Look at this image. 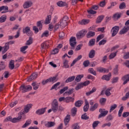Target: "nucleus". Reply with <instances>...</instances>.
I'll use <instances>...</instances> for the list:
<instances>
[{
	"label": "nucleus",
	"instance_id": "nucleus-1",
	"mask_svg": "<svg viewBox=\"0 0 129 129\" xmlns=\"http://www.w3.org/2000/svg\"><path fill=\"white\" fill-rule=\"evenodd\" d=\"M68 20H69V18L68 16H64L63 18L60 20L59 26L61 29L65 28L66 26L68 25Z\"/></svg>",
	"mask_w": 129,
	"mask_h": 129
},
{
	"label": "nucleus",
	"instance_id": "nucleus-2",
	"mask_svg": "<svg viewBox=\"0 0 129 129\" xmlns=\"http://www.w3.org/2000/svg\"><path fill=\"white\" fill-rule=\"evenodd\" d=\"M32 106H33V105L32 104H28L25 106H24V110H22L19 114L20 115H24L25 113H28L29 111H30V109L32 108Z\"/></svg>",
	"mask_w": 129,
	"mask_h": 129
},
{
	"label": "nucleus",
	"instance_id": "nucleus-3",
	"mask_svg": "<svg viewBox=\"0 0 129 129\" xmlns=\"http://www.w3.org/2000/svg\"><path fill=\"white\" fill-rule=\"evenodd\" d=\"M59 107V104L57 99H54L51 104V109L53 112H57L58 108Z\"/></svg>",
	"mask_w": 129,
	"mask_h": 129
},
{
	"label": "nucleus",
	"instance_id": "nucleus-4",
	"mask_svg": "<svg viewBox=\"0 0 129 129\" xmlns=\"http://www.w3.org/2000/svg\"><path fill=\"white\" fill-rule=\"evenodd\" d=\"M23 34H26L29 37L33 36V32L31 31V28L29 26L26 27L23 29Z\"/></svg>",
	"mask_w": 129,
	"mask_h": 129
},
{
	"label": "nucleus",
	"instance_id": "nucleus-5",
	"mask_svg": "<svg viewBox=\"0 0 129 129\" xmlns=\"http://www.w3.org/2000/svg\"><path fill=\"white\" fill-rule=\"evenodd\" d=\"M99 112L100 114L98 115V118H101V117H104V116H106L107 114L108 113V111L105 110V109L100 108L99 110Z\"/></svg>",
	"mask_w": 129,
	"mask_h": 129
},
{
	"label": "nucleus",
	"instance_id": "nucleus-6",
	"mask_svg": "<svg viewBox=\"0 0 129 129\" xmlns=\"http://www.w3.org/2000/svg\"><path fill=\"white\" fill-rule=\"evenodd\" d=\"M77 44V42H76V38L75 37L72 36L71 37L70 39V45L72 47L71 49L74 50L75 49V46Z\"/></svg>",
	"mask_w": 129,
	"mask_h": 129
},
{
	"label": "nucleus",
	"instance_id": "nucleus-7",
	"mask_svg": "<svg viewBox=\"0 0 129 129\" xmlns=\"http://www.w3.org/2000/svg\"><path fill=\"white\" fill-rule=\"evenodd\" d=\"M20 88L22 90L23 93H25V92H27V91H30V90H32V89L31 85L26 86L22 85Z\"/></svg>",
	"mask_w": 129,
	"mask_h": 129
},
{
	"label": "nucleus",
	"instance_id": "nucleus-8",
	"mask_svg": "<svg viewBox=\"0 0 129 129\" xmlns=\"http://www.w3.org/2000/svg\"><path fill=\"white\" fill-rule=\"evenodd\" d=\"M118 31H119V26H115L112 27V29L111 30V37H114L116 36L117 33H118Z\"/></svg>",
	"mask_w": 129,
	"mask_h": 129
},
{
	"label": "nucleus",
	"instance_id": "nucleus-9",
	"mask_svg": "<svg viewBox=\"0 0 129 129\" xmlns=\"http://www.w3.org/2000/svg\"><path fill=\"white\" fill-rule=\"evenodd\" d=\"M87 33V31L85 30H83L77 33L76 37L77 39H81V38H83L84 36H85V34Z\"/></svg>",
	"mask_w": 129,
	"mask_h": 129
},
{
	"label": "nucleus",
	"instance_id": "nucleus-10",
	"mask_svg": "<svg viewBox=\"0 0 129 129\" xmlns=\"http://www.w3.org/2000/svg\"><path fill=\"white\" fill-rule=\"evenodd\" d=\"M32 6H33V2L31 1H27L23 4V8L24 9H29V8H31Z\"/></svg>",
	"mask_w": 129,
	"mask_h": 129
},
{
	"label": "nucleus",
	"instance_id": "nucleus-11",
	"mask_svg": "<svg viewBox=\"0 0 129 129\" xmlns=\"http://www.w3.org/2000/svg\"><path fill=\"white\" fill-rule=\"evenodd\" d=\"M46 109H47V107L38 109L36 110V113L38 115H42V114H44L46 112Z\"/></svg>",
	"mask_w": 129,
	"mask_h": 129
},
{
	"label": "nucleus",
	"instance_id": "nucleus-12",
	"mask_svg": "<svg viewBox=\"0 0 129 129\" xmlns=\"http://www.w3.org/2000/svg\"><path fill=\"white\" fill-rule=\"evenodd\" d=\"M121 80H122V81H124L123 83V85H125V84H126V83L129 82V74H127L123 76L121 78Z\"/></svg>",
	"mask_w": 129,
	"mask_h": 129
},
{
	"label": "nucleus",
	"instance_id": "nucleus-13",
	"mask_svg": "<svg viewBox=\"0 0 129 129\" xmlns=\"http://www.w3.org/2000/svg\"><path fill=\"white\" fill-rule=\"evenodd\" d=\"M38 77V74L33 73L32 74L28 79V82H31V81H33V80L36 79Z\"/></svg>",
	"mask_w": 129,
	"mask_h": 129
},
{
	"label": "nucleus",
	"instance_id": "nucleus-14",
	"mask_svg": "<svg viewBox=\"0 0 129 129\" xmlns=\"http://www.w3.org/2000/svg\"><path fill=\"white\" fill-rule=\"evenodd\" d=\"M111 77V73H109L108 75H103L102 78V80H106V81H109Z\"/></svg>",
	"mask_w": 129,
	"mask_h": 129
},
{
	"label": "nucleus",
	"instance_id": "nucleus-15",
	"mask_svg": "<svg viewBox=\"0 0 129 129\" xmlns=\"http://www.w3.org/2000/svg\"><path fill=\"white\" fill-rule=\"evenodd\" d=\"M129 30V26H125L124 27L122 30H121L119 32L120 35H122L123 34H125L127 32H128Z\"/></svg>",
	"mask_w": 129,
	"mask_h": 129
},
{
	"label": "nucleus",
	"instance_id": "nucleus-16",
	"mask_svg": "<svg viewBox=\"0 0 129 129\" xmlns=\"http://www.w3.org/2000/svg\"><path fill=\"white\" fill-rule=\"evenodd\" d=\"M85 104L83 107V109L84 111H85V112H86V111H88V109L89 108V103L88 102V101H87V100H85Z\"/></svg>",
	"mask_w": 129,
	"mask_h": 129
},
{
	"label": "nucleus",
	"instance_id": "nucleus-17",
	"mask_svg": "<svg viewBox=\"0 0 129 129\" xmlns=\"http://www.w3.org/2000/svg\"><path fill=\"white\" fill-rule=\"evenodd\" d=\"M89 23H90L89 19H83L81 21L79 22V24H80V25H87Z\"/></svg>",
	"mask_w": 129,
	"mask_h": 129
},
{
	"label": "nucleus",
	"instance_id": "nucleus-18",
	"mask_svg": "<svg viewBox=\"0 0 129 129\" xmlns=\"http://www.w3.org/2000/svg\"><path fill=\"white\" fill-rule=\"evenodd\" d=\"M95 56V50L94 49L91 50L89 53V57L90 58V59H92L93 58H94Z\"/></svg>",
	"mask_w": 129,
	"mask_h": 129
},
{
	"label": "nucleus",
	"instance_id": "nucleus-19",
	"mask_svg": "<svg viewBox=\"0 0 129 129\" xmlns=\"http://www.w3.org/2000/svg\"><path fill=\"white\" fill-rule=\"evenodd\" d=\"M49 80V82H53V83H55V82H57L58 81V79L57 76H54L53 77H50L48 79Z\"/></svg>",
	"mask_w": 129,
	"mask_h": 129
},
{
	"label": "nucleus",
	"instance_id": "nucleus-20",
	"mask_svg": "<svg viewBox=\"0 0 129 129\" xmlns=\"http://www.w3.org/2000/svg\"><path fill=\"white\" fill-rule=\"evenodd\" d=\"M121 17V13H115L113 15L112 18L113 20H117L119 19H120Z\"/></svg>",
	"mask_w": 129,
	"mask_h": 129
},
{
	"label": "nucleus",
	"instance_id": "nucleus-21",
	"mask_svg": "<svg viewBox=\"0 0 129 129\" xmlns=\"http://www.w3.org/2000/svg\"><path fill=\"white\" fill-rule=\"evenodd\" d=\"M51 19H52V16L51 15H48L46 17L45 21L44 22L45 25H48L51 23Z\"/></svg>",
	"mask_w": 129,
	"mask_h": 129
},
{
	"label": "nucleus",
	"instance_id": "nucleus-22",
	"mask_svg": "<svg viewBox=\"0 0 129 129\" xmlns=\"http://www.w3.org/2000/svg\"><path fill=\"white\" fill-rule=\"evenodd\" d=\"M9 68L11 70H13L15 68V61L14 60H11L10 61Z\"/></svg>",
	"mask_w": 129,
	"mask_h": 129
},
{
	"label": "nucleus",
	"instance_id": "nucleus-23",
	"mask_svg": "<svg viewBox=\"0 0 129 129\" xmlns=\"http://www.w3.org/2000/svg\"><path fill=\"white\" fill-rule=\"evenodd\" d=\"M3 48L4 50L2 51V54H5L10 49V45H9L8 43H6L5 46Z\"/></svg>",
	"mask_w": 129,
	"mask_h": 129
},
{
	"label": "nucleus",
	"instance_id": "nucleus-24",
	"mask_svg": "<svg viewBox=\"0 0 129 129\" xmlns=\"http://www.w3.org/2000/svg\"><path fill=\"white\" fill-rule=\"evenodd\" d=\"M75 79V76H73L72 77H69L65 81V83H69L70 82H72Z\"/></svg>",
	"mask_w": 129,
	"mask_h": 129
},
{
	"label": "nucleus",
	"instance_id": "nucleus-25",
	"mask_svg": "<svg viewBox=\"0 0 129 129\" xmlns=\"http://www.w3.org/2000/svg\"><path fill=\"white\" fill-rule=\"evenodd\" d=\"M95 91H96V88L93 87L91 91H90L86 93V96H89L90 95H91L92 93H94Z\"/></svg>",
	"mask_w": 129,
	"mask_h": 129
},
{
	"label": "nucleus",
	"instance_id": "nucleus-26",
	"mask_svg": "<svg viewBox=\"0 0 129 129\" xmlns=\"http://www.w3.org/2000/svg\"><path fill=\"white\" fill-rule=\"evenodd\" d=\"M104 18V16L103 15L99 16L97 18V20L96 21V24H100V23H101V22L102 21V20H103Z\"/></svg>",
	"mask_w": 129,
	"mask_h": 129
},
{
	"label": "nucleus",
	"instance_id": "nucleus-27",
	"mask_svg": "<svg viewBox=\"0 0 129 129\" xmlns=\"http://www.w3.org/2000/svg\"><path fill=\"white\" fill-rule=\"evenodd\" d=\"M45 125L47 127H52V126H54V125H55V122L52 121H48L45 124Z\"/></svg>",
	"mask_w": 129,
	"mask_h": 129
},
{
	"label": "nucleus",
	"instance_id": "nucleus-28",
	"mask_svg": "<svg viewBox=\"0 0 129 129\" xmlns=\"http://www.w3.org/2000/svg\"><path fill=\"white\" fill-rule=\"evenodd\" d=\"M22 118V115L19 116L17 118H12V120L11 122H13L14 123L16 122H18V121H20Z\"/></svg>",
	"mask_w": 129,
	"mask_h": 129
},
{
	"label": "nucleus",
	"instance_id": "nucleus-29",
	"mask_svg": "<svg viewBox=\"0 0 129 129\" xmlns=\"http://www.w3.org/2000/svg\"><path fill=\"white\" fill-rule=\"evenodd\" d=\"M69 121H70V115H67L64 119L65 125H67Z\"/></svg>",
	"mask_w": 129,
	"mask_h": 129
},
{
	"label": "nucleus",
	"instance_id": "nucleus-30",
	"mask_svg": "<svg viewBox=\"0 0 129 129\" xmlns=\"http://www.w3.org/2000/svg\"><path fill=\"white\" fill-rule=\"evenodd\" d=\"M83 77H84V75H78L75 79V81L77 82H80V81H81V79L83 78Z\"/></svg>",
	"mask_w": 129,
	"mask_h": 129
},
{
	"label": "nucleus",
	"instance_id": "nucleus-31",
	"mask_svg": "<svg viewBox=\"0 0 129 129\" xmlns=\"http://www.w3.org/2000/svg\"><path fill=\"white\" fill-rule=\"evenodd\" d=\"M32 120L31 119H28L26 120L25 123L22 126V128H25V127H27V126H29L30 124H31Z\"/></svg>",
	"mask_w": 129,
	"mask_h": 129
},
{
	"label": "nucleus",
	"instance_id": "nucleus-32",
	"mask_svg": "<svg viewBox=\"0 0 129 129\" xmlns=\"http://www.w3.org/2000/svg\"><path fill=\"white\" fill-rule=\"evenodd\" d=\"M95 36V32L93 31H89L87 34V38H91Z\"/></svg>",
	"mask_w": 129,
	"mask_h": 129
},
{
	"label": "nucleus",
	"instance_id": "nucleus-33",
	"mask_svg": "<svg viewBox=\"0 0 129 129\" xmlns=\"http://www.w3.org/2000/svg\"><path fill=\"white\" fill-rule=\"evenodd\" d=\"M82 104H83V101L82 100H78L75 103V105L76 107H80Z\"/></svg>",
	"mask_w": 129,
	"mask_h": 129
},
{
	"label": "nucleus",
	"instance_id": "nucleus-34",
	"mask_svg": "<svg viewBox=\"0 0 129 129\" xmlns=\"http://www.w3.org/2000/svg\"><path fill=\"white\" fill-rule=\"evenodd\" d=\"M73 101H74V98H73L71 97H67L66 98L64 102H66V103H69V102H73Z\"/></svg>",
	"mask_w": 129,
	"mask_h": 129
},
{
	"label": "nucleus",
	"instance_id": "nucleus-35",
	"mask_svg": "<svg viewBox=\"0 0 129 129\" xmlns=\"http://www.w3.org/2000/svg\"><path fill=\"white\" fill-rule=\"evenodd\" d=\"M68 91H66L64 93V94H68V95H71L73 92H74V89L72 88V89H68Z\"/></svg>",
	"mask_w": 129,
	"mask_h": 129
},
{
	"label": "nucleus",
	"instance_id": "nucleus-36",
	"mask_svg": "<svg viewBox=\"0 0 129 129\" xmlns=\"http://www.w3.org/2000/svg\"><path fill=\"white\" fill-rule=\"evenodd\" d=\"M43 21L44 20L39 21L37 22V27L39 28V30L43 28V24H42V23H43Z\"/></svg>",
	"mask_w": 129,
	"mask_h": 129
},
{
	"label": "nucleus",
	"instance_id": "nucleus-37",
	"mask_svg": "<svg viewBox=\"0 0 129 129\" xmlns=\"http://www.w3.org/2000/svg\"><path fill=\"white\" fill-rule=\"evenodd\" d=\"M67 4L65 2H63L62 1H59L57 3V5L58 7H66Z\"/></svg>",
	"mask_w": 129,
	"mask_h": 129
},
{
	"label": "nucleus",
	"instance_id": "nucleus-38",
	"mask_svg": "<svg viewBox=\"0 0 129 129\" xmlns=\"http://www.w3.org/2000/svg\"><path fill=\"white\" fill-rule=\"evenodd\" d=\"M31 44H33V37L32 36H29V39L27 41L26 45L30 46Z\"/></svg>",
	"mask_w": 129,
	"mask_h": 129
},
{
	"label": "nucleus",
	"instance_id": "nucleus-39",
	"mask_svg": "<svg viewBox=\"0 0 129 129\" xmlns=\"http://www.w3.org/2000/svg\"><path fill=\"white\" fill-rule=\"evenodd\" d=\"M2 11L9 12V7L5 6L0 7V12H2Z\"/></svg>",
	"mask_w": 129,
	"mask_h": 129
},
{
	"label": "nucleus",
	"instance_id": "nucleus-40",
	"mask_svg": "<svg viewBox=\"0 0 129 129\" xmlns=\"http://www.w3.org/2000/svg\"><path fill=\"white\" fill-rule=\"evenodd\" d=\"M97 107H98V104L95 103L93 106L90 107V111H94Z\"/></svg>",
	"mask_w": 129,
	"mask_h": 129
},
{
	"label": "nucleus",
	"instance_id": "nucleus-41",
	"mask_svg": "<svg viewBox=\"0 0 129 129\" xmlns=\"http://www.w3.org/2000/svg\"><path fill=\"white\" fill-rule=\"evenodd\" d=\"M88 72L89 73H90V74H92L93 75H94L95 76H96V71H94V70L93 68H90L88 69Z\"/></svg>",
	"mask_w": 129,
	"mask_h": 129
},
{
	"label": "nucleus",
	"instance_id": "nucleus-42",
	"mask_svg": "<svg viewBox=\"0 0 129 129\" xmlns=\"http://www.w3.org/2000/svg\"><path fill=\"white\" fill-rule=\"evenodd\" d=\"M68 89H69V87L68 86L64 87L62 89L59 90L60 94H63V93H64V92H65V91H67V90H68Z\"/></svg>",
	"mask_w": 129,
	"mask_h": 129
},
{
	"label": "nucleus",
	"instance_id": "nucleus-43",
	"mask_svg": "<svg viewBox=\"0 0 129 129\" xmlns=\"http://www.w3.org/2000/svg\"><path fill=\"white\" fill-rule=\"evenodd\" d=\"M112 89V88H108L105 91V94L106 96H110L111 95V93H110V90Z\"/></svg>",
	"mask_w": 129,
	"mask_h": 129
},
{
	"label": "nucleus",
	"instance_id": "nucleus-44",
	"mask_svg": "<svg viewBox=\"0 0 129 129\" xmlns=\"http://www.w3.org/2000/svg\"><path fill=\"white\" fill-rule=\"evenodd\" d=\"M7 21V15H3L0 17V23H5Z\"/></svg>",
	"mask_w": 129,
	"mask_h": 129
},
{
	"label": "nucleus",
	"instance_id": "nucleus-45",
	"mask_svg": "<svg viewBox=\"0 0 129 129\" xmlns=\"http://www.w3.org/2000/svg\"><path fill=\"white\" fill-rule=\"evenodd\" d=\"M28 45L22 46L20 48V51H21L22 53H23V54H26V53H27V52H26L25 51H26V49H28Z\"/></svg>",
	"mask_w": 129,
	"mask_h": 129
},
{
	"label": "nucleus",
	"instance_id": "nucleus-46",
	"mask_svg": "<svg viewBox=\"0 0 129 129\" xmlns=\"http://www.w3.org/2000/svg\"><path fill=\"white\" fill-rule=\"evenodd\" d=\"M68 60L64 59L63 62V66L62 67V68H69V66L68 65Z\"/></svg>",
	"mask_w": 129,
	"mask_h": 129
},
{
	"label": "nucleus",
	"instance_id": "nucleus-47",
	"mask_svg": "<svg viewBox=\"0 0 129 129\" xmlns=\"http://www.w3.org/2000/svg\"><path fill=\"white\" fill-rule=\"evenodd\" d=\"M31 85H32V86H33L34 90H37V89H38V88H39V85L37 84L36 82L32 83Z\"/></svg>",
	"mask_w": 129,
	"mask_h": 129
},
{
	"label": "nucleus",
	"instance_id": "nucleus-48",
	"mask_svg": "<svg viewBox=\"0 0 129 129\" xmlns=\"http://www.w3.org/2000/svg\"><path fill=\"white\" fill-rule=\"evenodd\" d=\"M113 74L114 75H118V65L116 64L115 68L113 69Z\"/></svg>",
	"mask_w": 129,
	"mask_h": 129
},
{
	"label": "nucleus",
	"instance_id": "nucleus-49",
	"mask_svg": "<svg viewBox=\"0 0 129 129\" xmlns=\"http://www.w3.org/2000/svg\"><path fill=\"white\" fill-rule=\"evenodd\" d=\"M119 79V78H118V77H113L112 79L111 83L112 84H114V83H117V82H118Z\"/></svg>",
	"mask_w": 129,
	"mask_h": 129
},
{
	"label": "nucleus",
	"instance_id": "nucleus-50",
	"mask_svg": "<svg viewBox=\"0 0 129 129\" xmlns=\"http://www.w3.org/2000/svg\"><path fill=\"white\" fill-rule=\"evenodd\" d=\"M104 38V34H100L99 36H97L96 38V42L98 43L99 41H100L101 39H103Z\"/></svg>",
	"mask_w": 129,
	"mask_h": 129
},
{
	"label": "nucleus",
	"instance_id": "nucleus-51",
	"mask_svg": "<svg viewBox=\"0 0 129 129\" xmlns=\"http://www.w3.org/2000/svg\"><path fill=\"white\" fill-rule=\"evenodd\" d=\"M77 112V108L76 107H74L72 109V116H75L76 115V113Z\"/></svg>",
	"mask_w": 129,
	"mask_h": 129
},
{
	"label": "nucleus",
	"instance_id": "nucleus-52",
	"mask_svg": "<svg viewBox=\"0 0 129 129\" xmlns=\"http://www.w3.org/2000/svg\"><path fill=\"white\" fill-rule=\"evenodd\" d=\"M6 69V66L5 65V62L2 61L0 63V71L2 70H5Z\"/></svg>",
	"mask_w": 129,
	"mask_h": 129
},
{
	"label": "nucleus",
	"instance_id": "nucleus-53",
	"mask_svg": "<svg viewBox=\"0 0 129 129\" xmlns=\"http://www.w3.org/2000/svg\"><path fill=\"white\" fill-rule=\"evenodd\" d=\"M83 84L82 83H79L77 87H75L76 90H79V89H81L82 87H83Z\"/></svg>",
	"mask_w": 129,
	"mask_h": 129
},
{
	"label": "nucleus",
	"instance_id": "nucleus-54",
	"mask_svg": "<svg viewBox=\"0 0 129 129\" xmlns=\"http://www.w3.org/2000/svg\"><path fill=\"white\" fill-rule=\"evenodd\" d=\"M117 53V51H116V52L111 53L109 55V59H113V58H114V57H115V56H116Z\"/></svg>",
	"mask_w": 129,
	"mask_h": 129
},
{
	"label": "nucleus",
	"instance_id": "nucleus-55",
	"mask_svg": "<svg viewBox=\"0 0 129 129\" xmlns=\"http://www.w3.org/2000/svg\"><path fill=\"white\" fill-rule=\"evenodd\" d=\"M100 122L99 121H94L92 124L93 128H95V127H96V126H97L98 124H99Z\"/></svg>",
	"mask_w": 129,
	"mask_h": 129
},
{
	"label": "nucleus",
	"instance_id": "nucleus-56",
	"mask_svg": "<svg viewBox=\"0 0 129 129\" xmlns=\"http://www.w3.org/2000/svg\"><path fill=\"white\" fill-rule=\"evenodd\" d=\"M124 107L123 106H121L120 109L119 110L118 113V115L119 116V117H120V116H121V114L122 113V111H123V109H124Z\"/></svg>",
	"mask_w": 129,
	"mask_h": 129
},
{
	"label": "nucleus",
	"instance_id": "nucleus-57",
	"mask_svg": "<svg viewBox=\"0 0 129 129\" xmlns=\"http://www.w3.org/2000/svg\"><path fill=\"white\" fill-rule=\"evenodd\" d=\"M5 78H9L10 76V72L9 71H5L2 75Z\"/></svg>",
	"mask_w": 129,
	"mask_h": 129
},
{
	"label": "nucleus",
	"instance_id": "nucleus-58",
	"mask_svg": "<svg viewBox=\"0 0 129 129\" xmlns=\"http://www.w3.org/2000/svg\"><path fill=\"white\" fill-rule=\"evenodd\" d=\"M95 44V39L93 38L91 39L89 43V46H94Z\"/></svg>",
	"mask_w": 129,
	"mask_h": 129
},
{
	"label": "nucleus",
	"instance_id": "nucleus-59",
	"mask_svg": "<svg viewBox=\"0 0 129 129\" xmlns=\"http://www.w3.org/2000/svg\"><path fill=\"white\" fill-rule=\"evenodd\" d=\"M106 120L107 121H110V120H112L113 119V116L111 114L108 115V116L106 117Z\"/></svg>",
	"mask_w": 129,
	"mask_h": 129
},
{
	"label": "nucleus",
	"instance_id": "nucleus-60",
	"mask_svg": "<svg viewBox=\"0 0 129 129\" xmlns=\"http://www.w3.org/2000/svg\"><path fill=\"white\" fill-rule=\"evenodd\" d=\"M82 119H85V120H87V119H89V116H87L86 113L82 115L81 116Z\"/></svg>",
	"mask_w": 129,
	"mask_h": 129
},
{
	"label": "nucleus",
	"instance_id": "nucleus-61",
	"mask_svg": "<svg viewBox=\"0 0 129 129\" xmlns=\"http://www.w3.org/2000/svg\"><path fill=\"white\" fill-rule=\"evenodd\" d=\"M116 107H117V105H116V104H114L113 105L111 106L109 112L113 111V110H114V109H115Z\"/></svg>",
	"mask_w": 129,
	"mask_h": 129
},
{
	"label": "nucleus",
	"instance_id": "nucleus-62",
	"mask_svg": "<svg viewBox=\"0 0 129 129\" xmlns=\"http://www.w3.org/2000/svg\"><path fill=\"white\" fill-rule=\"evenodd\" d=\"M126 6H125V3L124 2L122 3L121 4H120L119 6V9L120 10H123V9H125Z\"/></svg>",
	"mask_w": 129,
	"mask_h": 129
},
{
	"label": "nucleus",
	"instance_id": "nucleus-63",
	"mask_svg": "<svg viewBox=\"0 0 129 129\" xmlns=\"http://www.w3.org/2000/svg\"><path fill=\"white\" fill-rule=\"evenodd\" d=\"M43 37H49V31L48 30L44 31L41 35V38H43Z\"/></svg>",
	"mask_w": 129,
	"mask_h": 129
},
{
	"label": "nucleus",
	"instance_id": "nucleus-64",
	"mask_svg": "<svg viewBox=\"0 0 129 129\" xmlns=\"http://www.w3.org/2000/svg\"><path fill=\"white\" fill-rule=\"evenodd\" d=\"M89 64H90V62L88 60H85L83 62L84 67H88L89 66Z\"/></svg>",
	"mask_w": 129,
	"mask_h": 129
}]
</instances>
